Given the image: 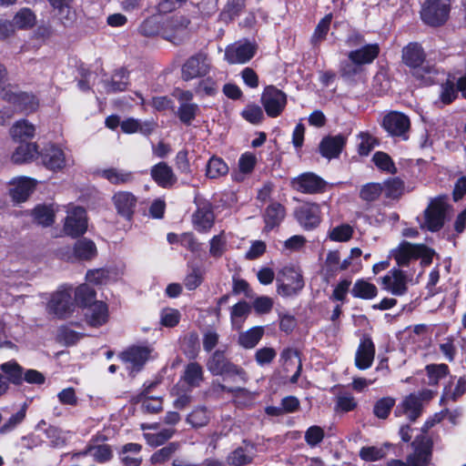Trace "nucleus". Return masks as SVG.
<instances>
[{"instance_id": "obj_1", "label": "nucleus", "mask_w": 466, "mask_h": 466, "mask_svg": "<svg viewBox=\"0 0 466 466\" xmlns=\"http://www.w3.org/2000/svg\"><path fill=\"white\" fill-rule=\"evenodd\" d=\"M208 370L214 375H223L237 382L246 383L248 376L246 370L232 363L225 355L224 350H216L208 362Z\"/></svg>"}, {"instance_id": "obj_2", "label": "nucleus", "mask_w": 466, "mask_h": 466, "mask_svg": "<svg viewBox=\"0 0 466 466\" xmlns=\"http://www.w3.org/2000/svg\"><path fill=\"white\" fill-rule=\"evenodd\" d=\"M450 10L451 0H425L420 17L425 24L439 26L447 21Z\"/></svg>"}, {"instance_id": "obj_3", "label": "nucleus", "mask_w": 466, "mask_h": 466, "mask_svg": "<svg viewBox=\"0 0 466 466\" xmlns=\"http://www.w3.org/2000/svg\"><path fill=\"white\" fill-rule=\"evenodd\" d=\"M447 204L441 198L431 200L427 208L423 212L422 219H419L420 228L431 232L440 230L445 220Z\"/></svg>"}, {"instance_id": "obj_4", "label": "nucleus", "mask_w": 466, "mask_h": 466, "mask_svg": "<svg viewBox=\"0 0 466 466\" xmlns=\"http://www.w3.org/2000/svg\"><path fill=\"white\" fill-rule=\"evenodd\" d=\"M380 46L378 44H367L356 50L350 51L348 55L349 59L353 64L347 65L342 68V75L350 76L357 73L356 66L370 64L378 56Z\"/></svg>"}, {"instance_id": "obj_5", "label": "nucleus", "mask_w": 466, "mask_h": 466, "mask_svg": "<svg viewBox=\"0 0 466 466\" xmlns=\"http://www.w3.org/2000/svg\"><path fill=\"white\" fill-rule=\"evenodd\" d=\"M87 229V216L85 208L68 206L64 223V232L72 238L84 235Z\"/></svg>"}, {"instance_id": "obj_6", "label": "nucleus", "mask_w": 466, "mask_h": 466, "mask_svg": "<svg viewBox=\"0 0 466 466\" xmlns=\"http://www.w3.org/2000/svg\"><path fill=\"white\" fill-rule=\"evenodd\" d=\"M76 308L75 300L72 299L71 287L64 288L53 293L47 304V310L58 318H66L71 314Z\"/></svg>"}, {"instance_id": "obj_7", "label": "nucleus", "mask_w": 466, "mask_h": 466, "mask_svg": "<svg viewBox=\"0 0 466 466\" xmlns=\"http://www.w3.org/2000/svg\"><path fill=\"white\" fill-rule=\"evenodd\" d=\"M278 281V293L284 297L296 295L304 287L301 272L294 267H285Z\"/></svg>"}, {"instance_id": "obj_8", "label": "nucleus", "mask_w": 466, "mask_h": 466, "mask_svg": "<svg viewBox=\"0 0 466 466\" xmlns=\"http://www.w3.org/2000/svg\"><path fill=\"white\" fill-rule=\"evenodd\" d=\"M41 159L44 166L53 171H58L73 164L69 152L56 145L46 146L42 153Z\"/></svg>"}, {"instance_id": "obj_9", "label": "nucleus", "mask_w": 466, "mask_h": 466, "mask_svg": "<svg viewBox=\"0 0 466 466\" xmlns=\"http://www.w3.org/2000/svg\"><path fill=\"white\" fill-rule=\"evenodd\" d=\"M257 46L248 40L237 41L226 47L225 59L229 64H246L254 57Z\"/></svg>"}, {"instance_id": "obj_10", "label": "nucleus", "mask_w": 466, "mask_h": 466, "mask_svg": "<svg viewBox=\"0 0 466 466\" xmlns=\"http://www.w3.org/2000/svg\"><path fill=\"white\" fill-rule=\"evenodd\" d=\"M261 103L268 116L277 117L287 105V96L281 90L269 86L264 89L261 95Z\"/></svg>"}, {"instance_id": "obj_11", "label": "nucleus", "mask_w": 466, "mask_h": 466, "mask_svg": "<svg viewBox=\"0 0 466 466\" xmlns=\"http://www.w3.org/2000/svg\"><path fill=\"white\" fill-rule=\"evenodd\" d=\"M154 348L149 344L136 345L122 354V360L132 371H138L145 363L153 358Z\"/></svg>"}, {"instance_id": "obj_12", "label": "nucleus", "mask_w": 466, "mask_h": 466, "mask_svg": "<svg viewBox=\"0 0 466 466\" xmlns=\"http://www.w3.org/2000/svg\"><path fill=\"white\" fill-rule=\"evenodd\" d=\"M189 21L183 16L167 21L162 31V37L174 45L181 44L189 35Z\"/></svg>"}, {"instance_id": "obj_13", "label": "nucleus", "mask_w": 466, "mask_h": 466, "mask_svg": "<svg viewBox=\"0 0 466 466\" xmlns=\"http://www.w3.org/2000/svg\"><path fill=\"white\" fill-rule=\"evenodd\" d=\"M412 446L414 451L408 456L406 462L393 460L390 462V466H428L431 457V449L428 441H424V438L420 441L415 440L412 442Z\"/></svg>"}, {"instance_id": "obj_14", "label": "nucleus", "mask_w": 466, "mask_h": 466, "mask_svg": "<svg viewBox=\"0 0 466 466\" xmlns=\"http://www.w3.org/2000/svg\"><path fill=\"white\" fill-rule=\"evenodd\" d=\"M292 187L304 194H317L325 189L326 182L314 173H304L291 181Z\"/></svg>"}, {"instance_id": "obj_15", "label": "nucleus", "mask_w": 466, "mask_h": 466, "mask_svg": "<svg viewBox=\"0 0 466 466\" xmlns=\"http://www.w3.org/2000/svg\"><path fill=\"white\" fill-rule=\"evenodd\" d=\"M392 255L399 266H406L410 259L428 256V248L424 245H413L403 241L392 251Z\"/></svg>"}, {"instance_id": "obj_16", "label": "nucleus", "mask_w": 466, "mask_h": 466, "mask_svg": "<svg viewBox=\"0 0 466 466\" xmlns=\"http://www.w3.org/2000/svg\"><path fill=\"white\" fill-rule=\"evenodd\" d=\"M384 289L394 296H402L407 290L408 278L400 269L392 268L381 279Z\"/></svg>"}, {"instance_id": "obj_17", "label": "nucleus", "mask_w": 466, "mask_h": 466, "mask_svg": "<svg viewBox=\"0 0 466 466\" xmlns=\"http://www.w3.org/2000/svg\"><path fill=\"white\" fill-rule=\"evenodd\" d=\"M295 217L304 228H314L320 222L319 206L314 203H304L295 209Z\"/></svg>"}, {"instance_id": "obj_18", "label": "nucleus", "mask_w": 466, "mask_h": 466, "mask_svg": "<svg viewBox=\"0 0 466 466\" xmlns=\"http://www.w3.org/2000/svg\"><path fill=\"white\" fill-rule=\"evenodd\" d=\"M112 202L120 217L127 220L132 218L137 202L134 194L128 191L116 192L112 197Z\"/></svg>"}, {"instance_id": "obj_19", "label": "nucleus", "mask_w": 466, "mask_h": 466, "mask_svg": "<svg viewBox=\"0 0 466 466\" xmlns=\"http://www.w3.org/2000/svg\"><path fill=\"white\" fill-rule=\"evenodd\" d=\"M382 124L391 136L402 137L407 139L406 133L410 128V119L404 114L391 112L384 116Z\"/></svg>"}, {"instance_id": "obj_20", "label": "nucleus", "mask_w": 466, "mask_h": 466, "mask_svg": "<svg viewBox=\"0 0 466 466\" xmlns=\"http://www.w3.org/2000/svg\"><path fill=\"white\" fill-rule=\"evenodd\" d=\"M3 98L13 105L15 110L22 112H33L38 106L35 96L27 93L5 91Z\"/></svg>"}, {"instance_id": "obj_21", "label": "nucleus", "mask_w": 466, "mask_h": 466, "mask_svg": "<svg viewBox=\"0 0 466 466\" xmlns=\"http://www.w3.org/2000/svg\"><path fill=\"white\" fill-rule=\"evenodd\" d=\"M35 187V180L26 177H15L10 181L9 194L16 203L25 201Z\"/></svg>"}, {"instance_id": "obj_22", "label": "nucleus", "mask_w": 466, "mask_h": 466, "mask_svg": "<svg viewBox=\"0 0 466 466\" xmlns=\"http://www.w3.org/2000/svg\"><path fill=\"white\" fill-rule=\"evenodd\" d=\"M85 319L88 325L92 327H100L108 320V307L103 301H94L92 304L84 308Z\"/></svg>"}, {"instance_id": "obj_23", "label": "nucleus", "mask_w": 466, "mask_h": 466, "mask_svg": "<svg viewBox=\"0 0 466 466\" xmlns=\"http://www.w3.org/2000/svg\"><path fill=\"white\" fill-rule=\"evenodd\" d=\"M421 398L416 394L407 396L395 410L396 416L405 415L410 420H415L421 414Z\"/></svg>"}, {"instance_id": "obj_24", "label": "nucleus", "mask_w": 466, "mask_h": 466, "mask_svg": "<svg viewBox=\"0 0 466 466\" xmlns=\"http://www.w3.org/2000/svg\"><path fill=\"white\" fill-rule=\"evenodd\" d=\"M375 356V346L370 338H364L357 350L355 365L360 370H367L371 367Z\"/></svg>"}, {"instance_id": "obj_25", "label": "nucleus", "mask_w": 466, "mask_h": 466, "mask_svg": "<svg viewBox=\"0 0 466 466\" xmlns=\"http://www.w3.org/2000/svg\"><path fill=\"white\" fill-rule=\"evenodd\" d=\"M280 360L286 372L295 370L294 374L290 378L291 383H296L301 372V361L299 353L293 349H285L280 354Z\"/></svg>"}, {"instance_id": "obj_26", "label": "nucleus", "mask_w": 466, "mask_h": 466, "mask_svg": "<svg viewBox=\"0 0 466 466\" xmlns=\"http://www.w3.org/2000/svg\"><path fill=\"white\" fill-rule=\"evenodd\" d=\"M346 144V137L342 135L324 137L319 145L320 154L326 158L339 157Z\"/></svg>"}, {"instance_id": "obj_27", "label": "nucleus", "mask_w": 466, "mask_h": 466, "mask_svg": "<svg viewBox=\"0 0 466 466\" xmlns=\"http://www.w3.org/2000/svg\"><path fill=\"white\" fill-rule=\"evenodd\" d=\"M285 218L284 207L273 202L266 208L264 213L265 230L268 231L278 227Z\"/></svg>"}, {"instance_id": "obj_28", "label": "nucleus", "mask_w": 466, "mask_h": 466, "mask_svg": "<svg viewBox=\"0 0 466 466\" xmlns=\"http://www.w3.org/2000/svg\"><path fill=\"white\" fill-rule=\"evenodd\" d=\"M156 383H150L137 396V401L142 403V409L147 413H157L163 409L162 399L159 397H152L149 395L150 389L155 387Z\"/></svg>"}, {"instance_id": "obj_29", "label": "nucleus", "mask_w": 466, "mask_h": 466, "mask_svg": "<svg viewBox=\"0 0 466 466\" xmlns=\"http://www.w3.org/2000/svg\"><path fill=\"white\" fill-rule=\"evenodd\" d=\"M424 59V51L417 43H410L402 50V60L410 67H419Z\"/></svg>"}, {"instance_id": "obj_30", "label": "nucleus", "mask_w": 466, "mask_h": 466, "mask_svg": "<svg viewBox=\"0 0 466 466\" xmlns=\"http://www.w3.org/2000/svg\"><path fill=\"white\" fill-rule=\"evenodd\" d=\"M10 134L15 140L23 142L35 137V127L26 119H20L12 126Z\"/></svg>"}, {"instance_id": "obj_31", "label": "nucleus", "mask_w": 466, "mask_h": 466, "mask_svg": "<svg viewBox=\"0 0 466 466\" xmlns=\"http://www.w3.org/2000/svg\"><path fill=\"white\" fill-rule=\"evenodd\" d=\"M255 456V447L250 443L236 449L228 458V462L234 466H241L250 462Z\"/></svg>"}, {"instance_id": "obj_32", "label": "nucleus", "mask_w": 466, "mask_h": 466, "mask_svg": "<svg viewBox=\"0 0 466 466\" xmlns=\"http://www.w3.org/2000/svg\"><path fill=\"white\" fill-rule=\"evenodd\" d=\"M53 9L58 19L64 24L67 25L73 22L75 18V13L72 10L71 3L72 0H46Z\"/></svg>"}, {"instance_id": "obj_33", "label": "nucleus", "mask_w": 466, "mask_h": 466, "mask_svg": "<svg viewBox=\"0 0 466 466\" xmlns=\"http://www.w3.org/2000/svg\"><path fill=\"white\" fill-rule=\"evenodd\" d=\"M38 155L35 143H21L12 154V161L22 164L32 161Z\"/></svg>"}, {"instance_id": "obj_34", "label": "nucleus", "mask_w": 466, "mask_h": 466, "mask_svg": "<svg viewBox=\"0 0 466 466\" xmlns=\"http://www.w3.org/2000/svg\"><path fill=\"white\" fill-rule=\"evenodd\" d=\"M120 127L127 134L139 132L143 135H149L154 130L155 124L152 121L141 122L135 118H127L121 122Z\"/></svg>"}, {"instance_id": "obj_35", "label": "nucleus", "mask_w": 466, "mask_h": 466, "mask_svg": "<svg viewBox=\"0 0 466 466\" xmlns=\"http://www.w3.org/2000/svg\"><path fill=\"white\" fill-rule=\"evenodd\" d=\"M151 176L161 187H168L176 181L172 169L164 162L152 167Z\"/></svg>"}, {"instance_id": "obj_36", "label": "nucleus", "mask_w": 466, "mask_h": 466, "mask_svg": "<svg viewBox=\"0 0 466 466\" xmlns=\"http://www.w3.org/2000/svg\"><path fill=\"white\" fill-rule=\"evenodd\" d=\"M263 334L264 329L262 327H253L238 334V343L244 349H253L260 341Z\"/></svg>"}, {"instance_id": "obj_37", "label": "nucleus", "mask_w": 466, "mask_h": 466, "mask_svg": "<svg viewBox=\"0 0 466 466\" xmlns=\"http://www.w3.org/2000/svg\"><path fill=\"white\" fill-rule=\"evenodd\" d=\"M56 209L53 204L37 205L32 210V216L35 221L44 227L53 224L55 219Z\"/></svg>"}, {"instance_id": "obj_38", "label": "nucleus", "mask_w": 466, "mask_h": 466, "mask_svg": "<svg viewBox=\"0 0 466 466\" xmlns=\"http://www.w3.org/2000/svg\"><path fill=\"white\" fill-rule=\"evenodd\" d=\"M74 256L79 260L92 259L96 256V247L90 239H79L74 246Z\"/></svg>"}, {"instance_id": "obj_39", "label": "nucleus", "mask_w": 466, "mask_h": 466, "mask_svg": "<svg viewBox=\"0 0 466 466\" xmlns=\"http://www.w3.org/2000/svg\"><path fill=\"white\" fill-rule=\"evenodd\" d=\"M219 387L223 391L230 393L235 400L241 405H250L258 397L256 391H251L246 388L226 387L224 385H219Z\"/></svg>"}, {"instance_id": "obj_40", "label": "nucleus", "mask_w": 466, "mask_h": 466, "mask_svg": "<svg viewBox=\"0 0 466 466\" xmlns=\"http://www.w3.org/2000/svg\"><path fill=\"white\" fill-rule=\"evenodd\" d=\"M101 176L115 185L127 184L134 178L132 172L114 167L102 170Z\"/></svg>"}, {"instance_id": "obj_41", "label": "nucleus", "mask_w": 466, "mask_h": 466, "mask_svg": "<svg viewBox=\"0 0 466 466\" xmlns=\"http://www.w3.org/2000/svg\"><path fill=\"white\" fill-rule=\"evenodd\" d=\"M116 273L111 269L98 268L87 271L86 279L94 285H106L116 279Z\"/></svg>"}, {"instance_id": "obj_42", "label": "nucleus", "mask_w": 466, "mask_h": 466, "mask_svg": "<svg viewBox=\"0 0 466 466\" xmlns=\"http://www.w3.org/2000/svg\"><path fill=\"white\" fill-rule=\"evenodd\" d=\"M351 294L355 298L372 299L378 295V289L372 283L364 279H359L354 283Z\"/></svg>"}, {"instance_id": "obj_43", "label": "nucleus", "mask_w": 466, "mask_h": 466, "mask_svg": "<svg viewBox=\"0 0 466 466\" xmlns=\"http://www.w3.org/2000/svg\"><path fill=\"white\" fill-rule=\"evenodd\" d=\"M0 371L5 373L7 383L21 384L23 382V368L15 360L1 364Z\"/></svg>"}, {"instance_id": "obj_44", "label": "nucleus", "mask_w": 466, "mask_h": 466, "mask_svg": "<svg viewBox=\"0 0 466 466\" xmlns=\"http://www.w3.org/2000/svg\"><path fill=\"white\" fill-rule=\"evenodd\" d=\"M96 291L87 284H81L75 289V303L81 308H86L96 300Z\"/></svg>"}, {"instance_id": "obj_45", "label": "nucleus", "mask_w": 466, "mask_h": 466, "mask_svg": "<svg viewBox=\"0 0 466 466\" xmlns=\"http://www.w3.org/2000/svg\"><path fill=\"white\" fill-rule=\"evenodd\" d=\"M204 64V56L198 55L190 57L183 66L182 75L185 80L193 79L200 75L202 66Z\"/></svg>"}, {"instance_id": "obj_46", "label": "nucleus", "mask_w": 466, "mask_h": 466, "mask_svg": "<svg viewBox=\"0 0 466 466\" xmlns=\"http://www.w3.org/2000/svg\"><path fill=\"white\" fill-rule=\"evenodd\" d=\"M250 312V307L246 301H240L233 306L230 313L231 324L234 329H240Z\"/></svg>"}, {"instance_id": "obj_47", "label": "nucleus", "mask_w": 466, "mask_h": 466, "mask_svg": "<svg viewBox=\"0 0 466 466\" xmlns=\"http://www.w3.org/2000/svg\"><path fill=\"white\" fill-rule=\"evenodd\" d=\"M202 380V369L197 363L187 365L183 379L179 381L180 386L187 385L188 387L198 386Z\"/></svg>"}, {"instance_id": "obj_48", "label": "nucleus", "mask_w": 466, "mask_h": 466, "mask_svg": "<svg viewBox=\"0 0 466 466\" xmlns=\"http://www.w3.org/2000/svg\"><path fill=\"white\" fill-rule=\"evenodd\" d=\"M127 71L126 69L120 68L114 73L111 81L105 82L104 86L106 92L123 91L127 86Z\"/></svg>"}, {"instance_id": "obj_49", "label": "nucleus", "mask_w": 466, "mask_h": 466, "mask_svg": "<svg viewBox=\"0 0 466 466\" xmlns=\"http://www.w3.org/2000/svg\"><path fill=\"white\" fill-rule=\"evenodd\" d=\"M228 167L225 161L218 157H212L206 165V177L218 178L227 175Z\"/></svg>"}, {"instance_id": "obj_50", "label": "nucleus", "mask_w": 466, "mask_h": 466, "mask_svg": "<svg viewBox=\"0 0 466 466\" xmlns=\"http://www.w3.org/2000/svg\"><path fill=\"white\" fill-rule=\"evenodd\" d=\"M162 18L156 15L147 18L139 27L140 33L145 36H153L158 34L162 35Z\"/></svg>"}, {"instance_id": "obj_51", "label": "nucleus", "mask_w": 466, "mask_h": 466, "mask_svg": "<svg viewBox=\"0 0 466 466\" xmlns=\"http://www.w3.org/2000/svg\"><path fill=\"white\" fill-rule=\"evenodd\" d=\"M35 15L29 8H22L14 16L13 22L18 29H27L35 25Z\"/></svg>"}, {"instance_id": "obj_52", "label": "nucleus", "mask_w": 466, "mask_h": 466, "mask_svg": "<svg viewBox=\"0 0 466 466\" xmlns=\"http://www.w3.org/2000/svg\"><path fill=\"white\" fill-rule=\"evenodd\" d=\"M381 185L382 192L389 198H399L404 192V183L398 177L389 178Z\"/></svg>"}, {"instance_id": "obj_53", "label": "nucleus", "mask_w": 466, "mask_h": 466, "mask_svg": "<svg viewBox=\"0 0 466 466\" xmlns=\"http://www.w3.org/2000/svg\"><path fill=\"white\" fill-rule=\"evenodd\" d=\"M167 241L170 244L180 241L182 246L186 247L187 248L191 250L193 253L198 252L201 246L199 243L196 242V240L191 233H184L180 237L177 236V234L169 233L167 235Z\"/></svg>"}, {"instance_id": "obj_54", "label": "nucleus", "mask_w": 466, "mask_h": 466, "mask_svg": "<svg viewBox=\"0 0 466 466\" xmlns=\"http://www.w3.org/2000/svg\"><path fill=\"white\" fill-rule=\"evenodd\" d=\"M181 319V314L178 309L172 308H165L160 310L159 319L160 324L167 328H173L177 326Z\"/></svg>"}, {"instance_id": "obj_55", "label": "nucleus", "mask_w": 466, "mask_h": 466, "mask_svg": "<svg viewBox=\"0 0 466 466\" xmlns=\"http://www.w3.org/2000/svg\"><path fill=\"white\" fill-rule=\"evenodd\" d=\"M331 19H332L331 15H327L319 22V24L317 25L315 31L311 36V42L314 45H317L325 39V37L329 30Z\"/></svg>"}, {"instance_id": "obj_56", "label": "nucleus", "mask_w": 466, "mask_h": 466, "mask_svg": "<svg viewBox=\"0 0 466 466\" xmlns=\"http://www.w3.org/2000/svg\"><path fill=\"white\" fill-rule=\"evenodd\" d=\"M394 405L395 400L393 398H381L375 403L373 412L379 419H386Z\"/></svg>"}, {"instance_id": "obj_57", "label": "nucleus", "mask_w": 466, "mask_h": 466, "mask_svg": "<svg viewBox=\"0 0 466 466\" xmlns=\"http://www.w3.org/2000/svg\"><path fill=\"white\" fill-rule=\"evenodd\" d=\"M372 160L374 164L381 170L390 174L397 172L395 165L390 157L384 152H376L373 155Z\"/></svg>"}, {"instance_id": "obj_58", "label": "nucleus", "mask_w": 466, "mask_h": 466, "mask_svg": "<svg viewBox=\"0 0 466 466\" xmlns=\"http://www.w3.org/2000/svg\"><path fill=\"white\" fill-rule=\"evenodd\" d=\"M377 144L376 138L368 133H360L358 136V151L361 156H368Z\"/></svg>"}, {"instance_id": "obj_59", "label": "nucleus", "mask_w": 466, "mask_h": 466, "mask_svg": "<svg viewBox=\"0 0 466 466\" xmlns=\"http://www.w3.org/2000/svg\"><path fill=\"white\" fill-rule=\"evenodd\" d=\"M383 191L382 185L380 183H369L362 187L360 198L366 201L376 200Z\"/></svg>"}, {"instance_id": "obj_60", "label": "nucleus", "mask_w": 466, "mask_h": 466, "mask_svg": "<svg viewBox=\"0 0 466 466\" xmlns=\"http://www.w3.org/2000/svg\"><path fill=\"white\" fill-rule=\"evenodd\" d=\"M357 401L351 393L343 392L337 396L336 409L344 412L353 410Z\"/></svg>"}, {"instance_id": "obj_61", "label": "nucleus", "mask_w": 466, "mask_h": 466, "mask_svg": "<svg viewBox=\"0 0 466 466\" xmlns=\"http://www.w3.org/2000/svg\"><path fill=\"white\" fill-rule=\"evenodd\" d=\"M353 234V229L350 225L343 224L339 225L338 227H335L330 232H329V238L330 239L334 241H348L351 238Z\"/></svg>"}, {"instance_id": "obj_62", "label": "nucleus", "mask_w": 466, "mask_h": 466, "mask_svg": "<svg viewBox=\"0 0 466 466\" xmlns=\"http://www.w3.org/2000/svg\"><path fill=\"white\" fill-rule=\"evenodd\" d=\"M198 108L195 104L184 103L180 106L177 115L181 122L186 125H190L191 121L195 118Z\"/></svg>"}, {"instance_id": "obj_63", "label": "nucleus", "mask_w": 466, "mask_h": 466, "mask_svg": "<svg viewBox=\"0 0 466 466\" xmlns=\"http://www.w3.org/2000/svg\"><path fill=\"white\" fill-rule=\"evenodd\" d=\"M191 271L187 275L185 279V286L188 290H193L201 284L202 281V270L198 267H195L190 264Z\"/></svg>"}, {"instance_id": "obj_64", "label": "nucleus", "mask_w": 466, "mask_h": 466, "mask_svg": "<svg viewBox=\"0 0 466 466\" xmlns=\"http://www.w3.org/2000/svg\"><path fill=\"white\" fill-rule=\"evenodd\" d=\"M242 116L251 124H258L263 119L262 109L257 105H248L241 113Z\"/></svg>"}]
</instances>
